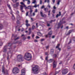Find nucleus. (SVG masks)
Here are the masks:
<instances>
[{"label": "nucleus", "instance_id": "nucleus-34", "mask_svg": "<svg viewBox=\"0 0 75 75\" xmlns=\"http://www.w3.org/2000/svg\"><path fill=\"white\" fill-rule=\"evenodd\" d=\"M19 38H20V37H17L16 39H14V40L16 41V40H18V39H19Z\"/></svg>", "mask_w": 75, "mask_h": 75}, {"label": "nucleus", "instance_id": "nucleus-22", "mask_svg": "<svg viewBox=\"0 0 75 75\" xmlns=\"http://www.w3.org/2000/svg\"><path fill=\"white\" fill-rule=\"evenodd\" d=\"M38 35H42V34L40 32H39L38 33Z\"/></svg>", "mask_w": 75, "mask_h": 75}, {"label": "nucleus", "instance_id": "nucleus-3", "mask_svg": "<svg viewBox=\"0 0 75 75\" xmlns=\"http://www.w3.org/2000/svg\"><path fill=\"white\" fill-rule=\"evenodd\" d=\"M12 72L14 74H18L19 72V69L17 67H15L13 69Z\"/></svg>", "mask_w": 75, "mask_h": 75}, {"label": "nucleus", "instance_id": "nucleus-46", "mask_svg": "<svg viewBox=\"0 0 75 75\" xmlns=\"http://www.w3.org/2000/svg\"><path fill=\"white\" fill-rule=\"evenodd\" d=\"M35 15V12H33V16H34Z\"/></svg>", "mask_w": 75, "mask_h": 75}, {"label": "nucleus", "instance_id": "nucleus-52", "mask_svg": "<svg viewBox=\"0 0 75 75\" xmlns=\"http://www.w3.org/2000/svg\"><path fill=\"white\" fill-rule=\"evenodd\" d=\"M37 7V6L35 5L34 6H33V7H35V8H36V7Z\"/></svg>", "mask_w": 75, "mask_h": 75}, {"label": "nucleus", "instance_id": "nucleus-18", "mask_svg": "<svg viewBox=\"0 0 75 75\" xmlns=\"http://www.w3.org/2000/svg\"><path fill=\"white\" fill-rule=\"evenodd\" d=\"M72 32V30H69V32L67 34V35H69Z\"/></svg>", "mask_w": 75, "mask_h": 75}, {"label": "nucleus", "instance_id": "nucleus-4", "mask_svg": "<svg viewBox=\"0 0 75 75\" xmlns=\"http://www.w3.org/2000/svg\"><path fill=\"white\" fill-rule=\"evenodd\" d=\"M24 60L23 59V56L21 54H19L17 56V61L18 62L23 61Z\"/></svg>", "mask_w": 75, "mask_h": 75}, {"label": "nucleus", "instance_id": "nucleus-9", "mask_svg": "<svg viewBox=\"0 0 75 75\" xmlns=\"http://www.w3.org/2000/svg\"><path fill=\"white\" fill-rule=\"evenodd\" d=\"M17 18L18 20L16 22L17 24H20V22L19 21V20H20V16H19V15L17 17Z\"/></svg>", "mask_w": 75, "mask_h": 75}, {"label": "nucleus", "instance_id": "nucleus-41", "mask_svg": "<svg viewBox=\"0 0 75 75\" xmlns=\"http://www.w3.org/2000/svg\"><path fill=\"white\" fill-rule=\"evenodd\" d=\"M48 52H46L45 53V54L46 55H48Z\"/></svg>", "mask_w": 75, "mask_h": 75}, {"label": "nucleus", "instance_id": "nucleus-55", "mask_svg": "<svg viewBox=\"0 0 75 75\" xmlns=\"http://www.w3.org/2000/svg\"><path fill=\"white\" fill-rule=\"evenodd\" d=\"M52 38H55V35L52 36Z\"/></svg>", "mask_w": 75, "mask_h": 75}, {"label": "nucleus", "instance_id": "nucleus-35", "mask_svg": "<svg viewBox=\"0 0 75 75\" xmlns=\"http://www.w3.org/2000/svg\"><path fill=\"white\" fill-rule=\"evenodd\" d=\"M45 7V6L44 5H43L41 7V8L42 9L43 8H44Z\"/></svg>", "mask_w": 75, "mask_h": 75}, {"label": "nucleus", "instance_id": "nucleus-6", "mask_svg": "<svg viewBox=\"0 0 75 75\" xmlns=\"http://www.w3.org/2000/svg\"><path fill=\"white\" fill-rule=\"evenodd\" d=\"M68 72V69H66L63 70L62 71V75H65Z\"/></svg>", "mask_w": 75, "mask_h": 75}, {"label": "nucleus", "instance_id": "nucleus-60", "mask_svg": "<svg viewBox=\"0 0 75 75\" xmlns=\"http://www.w3.org/2000/svg\"><path fill=\"white\" fill-rule=\"evenodd\" d=\"M23 31H24V28H22V29L21 30V31L22 32H23Z\"/></svg>", "mask_w": 75, "mask_h": 75}, {"label": "nucleus", "instance_id": "nucleus-15", "mask_svg": "<svg viewBox=\"0 0 75 75\" xmlns=\"http://www.w3.org/2000/svg\"><path fill=\"white\" fill-rule=\"evenodd\" d=\"M60 45L59 44H58L56 46V48H58V50H59V51H61V48H59V46Z\"/></svg>", "mask_w": 75, "mask_h": 75}, {"label": "nucleus", "instance_id": "nucleus-11", "mask_svg": "<svg viewBox=\"0 0 75 75\" xmlns=\"http://www.w3.org/2000/svg\"><path fill=\"white\" fill-rule=\"evenodd\" d=\"M25 23H26V24H25V25H26V27H27L30 26V24H28V20H26Z\"/></svg>", "mask_w": 75, "mask_h": 75}, {"label": "nucleus", "instance_id": "nucleus-23", "mask_svg": "<svg viewBox=\"0 0 75 75\" xmlns=\"http://www.w3.org/2000/svg\"><path fill=\"white\" fill-rule=\"evenodd\" d=\"M7 6L11 10V7H10V5L8 4Z\"/></svg>", "mask_w": 75, "mask_h": 75}, {"label": "nucleus", "instance_id": "nucleus-58", "mask_svg": "<svg viewBox=\"0 0 75 75\" xmlns=\"http://www.w3.org/2000/svg\"><path fill=\"white\" fill-rule=\"evenodd\" d=\"M45 60H47H47H48V57H46L45 58Z\"/></svg>", "mask_w": 75, "mask_h": 75}, {"label": "nucleus", "instance_id": "nucleus-17", "mask_svg": "<svg viewBox=\"0 0 75 75\" xmlns=\"http://www.w3.org/2000/svg\"><path fill=\"white\" fill-rule=\"evenodd\" d=\"M59 14H57L56 16V18H58V17H59V16H61V12H59Z\"/></svg>", "mask_w": 75, "mask_h": 75}, {"label": "nucleus", "instance_id": "nucleus-43", "mask_svg": "<svg viewBox=\"0 0 75 75\" xmlns=\"http://www.w3.org/2000/svg\"><path fill=\"white\" fill-rule=\"evenodd\" d=\"M1 40H0V44H1V45H0V46H1L3 44V43H1Z\"/></svg>", "mask_w": 75, "mask_h": 75}, {"label": "nucleus", "instance_id": "nucleus-8", "mask_svg": "<svg viewBox=\"0 0 75 75\" xmlns=\"http://www.w3.org/2000/svg\"><path fill=\"white\" fill-rule=\"evenodd\" d=\"M21 75H25V69H22L21 70Z\"/></svg>", "mask_w": 75, "mask_h": 75}, {"label": "nucleus", "instance_id": "nucleus-20", "mask_svg": "<svg viewBox=\"0 0 75 75\" xmlns=\"http://www.w3.org/2000/svg\"><path fill=\"white\" fill-rule=\"evenodd\" d=\"M61 24H62V23H60L58 24V27H57V28L58 29L60 27H61Z\"/></svg>", "mask_w": 75, "mask_h": 75}, {"label": "nucleus", "instance_id": "nucleus-64", "mask_svg": "<svg viewBox=\"0 0 75 75\" xmlns=\"http://www.w3.org/2000/svg\"><path fill=\"white\" fill-rule=\"evenodd\" d=\"M30 36H28V39H30Z\"/></svg>", "mask_w": 75, "mask_h": 75}, {"label": "nucleus", "instance_id": "nucleus-50", "mask_svg": "<svg viewBox=\"0 0 75 75\" xmlns=\"http://www.w3.org/2000/svg\"><path fill=\"white\" fill-rule=\"evenodd\" d=\"M36 39H38V38H40V37L38 36H36Z\"/></svg>", "mask_w": 75, "mask_h": 75}, {"label": "nucleus", "instance_id": "nucleus-32", "mask_svg": "<svg viewBox=\"0 0 75 75\" xmlns=\"http://www.w3.org/2000/svg\"><path fill=\"white\" fill-rule=\"evenodd\" d=\"M8 46L9 47H11V44L10 43H8Z\"/></svg>", "mask_w": 75, "mask_h": 75}, {"label": "nucleus", "instance_id": "nucleus-13", "mask_svg": "<svg viewBox=\"0 0 75 75\" xmlns=\"http://www.w3.org/2000/svg\"><path fill=\"white\" fill-rule=\"evenodd\" d=\"M53 61H55V60H54V59H50V60L47 61V62H49V63H51V62H53Z\"/></svg>", "mask_w": 75, "mask_h": 75}, {"label": "nucleus", "instance_id": "nucleus-10", "mask_svg": "<svg viewBox=\"0 0 75 75\" xmlns=\"http://www.w3.org/2000/svg\"><path fill=\"white\" fill-rule=\"evenodd\" d=\"M53 64V68H56L57 67V62L56 61H54Z\"/></svg>", "mask_w": 75, "mask_h": 75}, {"label": "nucleus", "instance_id": "nucleus-61", "mask_svg": "<svg viewBox=\"0 0 75 75\" xmlns=\"http://www.w3.org/2000/svg\"><path fill=\"white\" fill-rule=\"evenodd\" d=\"M31 31H29V34L30 35V34H31Z\"/></svg>", "mask_w": 75, "mask_h": 75}, {"label": "nucleus", "instance_id": "nucleus-33", "mask_svg": "<svg viewBox=\"0 0 75 75\" xmlns=\"http://www.w3.org/2000/svg\"><path fill=\"white\" fill-rule=\"evenodd\" d=\"M49 47H50V46L49 45L46 46V49H48V48H49Z\"/></svg>", "mask_w": 75, "mask_h": 75}, {"label": "nucleus", "instance_id": "nucleus-38", "mask_svg": "<svg viewBox=\"0 0 75 75\" xmlns=\"http://www.w3.org/2000/svg\"><path fill=\"white\" fill-rule=\"evenodd\" d=\"M60 71H61V70H59V71H56L55 72V74H58V73H59V72H60Z\"/></svg>", "mask_w": 75, "mask_h": 75}, {"label": "nucleus", "instance_id": "nucleus-29", "mask_svg": "<svg viewBox=\"0 0 75 75\" xmlns=\"http://www.w3.org/2000/svg\"><path fill=\"white\" fill-rule=\"evenodd\" d=\"M23 6H21V10H23Z\"/></svg>", "mask_w": 75, "mask_h": 75}, {"label": "nucleus", "instance_id": "nucleus-26", "mask_svg": "<svg viewBox=\"0 0 75 75\" xmlns=\"http://www.w3.org/2000/svg\"><path fill=\"white\" fill-rule=\"evenodd\" d=\"M32 30H34V29H35V26L34 25H33L32 27Z\"/></svg>", "mask_w": 75, "mask_h": 75}, {"label": "nucleus", "instance_id": "nucleus-53", "mask_svg": "<svg viewBox=\"0 0 75 75\" xmlns=\"http://www.w3.org/2000/svg\"><path fill=\"white\" fill-rule=\"evenodd\" d=\"M52 1L53 3H54L55 1V0H52Z\"/></svg>", "mask_w": 75, "mask_h": 75}, {"label": "nucleus", "instance_id": "nucleus-14", "mask_svg": "<svg viewBox=\"0 0 75 75\" xmlns=\"http://www.w3.org/2000/svg\"><path fill=\"white\" fill-rule=\"evenodd\" d=\"M40 14L41 15V16H42V17H47V15L45 14L43 15V13H42V12H40Z\"/></svg>", "mask_w": 75, "mask_h": 75}, {"label": "nucleus", "instance_id": "nucleus-36", "mask_svg": "<svg viewBox=\"0 0 75 75\" xmlns=\"http://www.w3.org/2000/svg\"><path fill=\"white\" fill-rule=\"evenodd\" d=\"M67 49H68V50H70V49H71V47H70L69 46H68L67 47Z\"/></svg>", "mask_w": 75, "mask_h": 75}, {"label": "nucleus", "instance_id": "nucleus-31", "mask_svg": "<svg viewBox=\"0 0 75 75\" xmlns=\"http://www.w3.org/2000/svg\"><path fill=\"white\" fill-rule=\"evenodd\" d=\"M53 56L54 58H56V57H57V54H54Z\"/></svg>", "mask_w": 75, "mask_h": 75}, {"label": "nucleus", "instance_id": "nucleus-47", "mask_svg": "<svg viewBox=\"0 0 75 75\" xmlns=\"http://www.w3.org/2000/svg\"><path fill=\"white\" fill-rule=\"evenodd\" d=\"M42 0H40V4H42Z\"/></svg>", "mask_w": 75, "mask_h": 75}, {"label": "nucleus", "instance_id": "nucleus-57", "mask_svg": "<svg viewBox=\"0 0 75 75\" xmlns=\"http://www.w3.org/2000/svg\"><path fill=\"white\" fill-rule=\"evenodd\" d=\"M73 40L74 41H75V38H73Z\"/></svg>", "mask_w": 75, "mask_h": 75}, {"label": "nucleus", "instance_id": "nucleus-25", "mask_svg": "<svg viewBox=\"0 0 75 75\" xmlns=\"http://www.w3.org/2000/svg\"><path fill=\"white\" fill-rule=\"evenodd\" d=\"M21 4H22V5H23V7H25V4H24V3H23V2H21Z\"/></svg>", "mask_w": 75, "mask_h": 75}, {"label": "nucleus", "instance_id": "nucleus-2", "mask_svg": "<svg viewBox=\"0 0 75 75\" xmlns=\"http://www.w3.org/2000/svg\"><path fill=\"white\" fill-rule=\"evenodd\" d=\"M24 58L27 61H30L32 58V56L30 53H26L24 55Z\"/></svg>", "mask_w": 75, "mask_h": 75}, {"label": "nucleus", "instance_id": "nucleus-44", "mask_svg": "<svg viewBox=\"0 0 75 75\" xmlns=\"http://www.w3.org/2000/svg\"><path fill=\"white\" fill-rule=\"evenodd\" d=\"M38 11V10H37V9H36L35 10V11L34 12L35 13H37V11Z\"/></svg>", "mask_w": 75, "mask_h": 75}, {"label": "nucleus", "instance_id": "nucleus-12", "mask_svg": "<svg viewBox=\"0 0 75 75\" xmlns=\"http://www.w3.org/2000/svg\"><path fill=\"white\" fill-rule=\"evenodd\" d=\"M19 6V2H17L16 3V4H14L13 5L14 8H16L18 7Z\"/></svg>", "mask_w": 75, "mask_h": 75}, {"label": "nucleus", "instance_id": "nucleus-28", "mask_svg": "<svg viewBox=\"0 0 75 75\" xmlns=\"http://www.w3.org/2000/svg\"><path fill=\"white\" fill-rule=\"evenodd\" d=\"M12 18L13 20H14V19H15V17H14V15H13V14L12 15Z\"/></svg>", "mask_w": 75, "mask_h": 75}, {"label": "nucleus", "instance_id": "nucleus-30", "mask_svg": "<svg viewBox=\"0 0 75 75\" xmlns=\"http://www.w3.org/2000/svg\"><path fill=\"white\" fill-rule=\"evenodd\" d=\"M54 50L53 49L51 50V52H52V53H54Z\"/></svg>", "mask_w": 75, "mask_h": 75}, {"label": "nucleus", "instance_id": "nucleus-40", "mask_svg": "<svg viewBox=\"0 0 75 75\" xmlns=\"http://www.w3.org/2000/svg\"><path fill=\"white\" fill-rule=\"evenodd\" d=\"M55 21V20H54V21H53V20H51V21L50 22V23H52V22H53V21Z\"/></svg>", "mask_w": 75, "mask_h": 75}, {"label": "nucleus", "instance_id": "nucleus-19", "mask_svg": "<svg viewBox=\"0 0 75 75\" xmlns=\"http://www.w3.org/2000/svg\"><path fill=\"white\" fill-rule=\"evenodd\" d=\"M44 10L45 12H48V9L47 8H44Z\"/></svg>", "mask_w": 75, "mask_h": 75}, {"label": "nucleus", "instance_id": "nucleus-1", "mask_svg": "<svg viewBox=\"0 0 75 75\" xmlns=\"http://www.w3.org/2000/svg\"><path fill=\"white\" fill-rule=\"evenodd\" d=\"M34 67H32V71L33 74H37L40 72V69L38 66L34 65Z\"/></svg>", "mask_w": 75, "mask_h": 75}, {"label": "nucleus", "instance_id": "nucleus-51", "mask_svg": "<svg viewBox=\"0 0 75 75\" xmlns=\"http://www.w3.org/2000/svg\"><path fill=\"white\" fill-rule=\"evenodd\" d=\"M47 3H49H49H50V0H47Z\"/></svg>", "mask_w": 75, "mask_h": 75}, {"label": "nucleus", "instance_id": "nucleus-16", "mask_svg": "<svg viewBox=\"0 0 75 75\" xmlns=\"http://www.w3.org/2000/svg\"><path fill=\"white\" fill-rule=\"evenodd\" d=\"M7 46H5L4 47V51L3 52H6V51H7V50H6L7 49Z\"/></svg>", "mask_w": 75, "mask_h": 75}, {"label": "nucleus", "instance_id": "nucleus-56", "mask_svg": "<svg viewBox=\"0 0 75 75\" xmlns=\"http://www.w3.org/2000/svg\"><path fill=\"white\" fill-rule=\"evenodd\" d=\"M53 8L54 9H55L56 8H57L55 7V6H53Z\"/></svg>", "mask_w": 75, "mask_h": 75}, {"label": "nucleus", "instance_id": "nucleus-27", "mask_svg": "<svg viewBox=\"0 0 75 75\" xmlns=\"http://www.w3.org/2000/svg\"><path fill=\"white\" fill-rule=\"evenodd\" d=\"M30 3H31L30 1V0H28L27 3V4H30Z\"/></svg>", "mask_w": 75, "mask_h": 75}, {"label": "nucleus", "instance_id": "nucleus-63", "mask_svg": "<svg viewBox=\"0 0 75 75\" xmlns=\"http://www.w3.org/2000/svg\"><path fill=\"white\" fill-rule=\"evenodd\" d=\"M34 41L35 42H38V41H37V40H35Z\"/></svg>", "mask_w": 75, "mask_h": 75}, {"label": "nucleus", "instance_id": "nucleus-37", "mask_svg": "<svg viewBox=\"0 0 75 75\" xmlns=\"http://www.w3.org/2000/svg\"><path fill=\"white\" fill-rule=\"evenodd\" d=\"M28 12H27L26 13V16H28Z\"/></svg>", "mask_w": 75, "mask_h": 75}, {"label": "nucleus", "instance_id": "nucleus-54", "mask_svg": "<svg viewBox=\"0 0 75 75\" xmlns=\"http://www.w3.org/2000/svg\"><path fill=\"white\" fill-rule=\"evenodd\" d=\"M45 39H42L41 40V41H44L45 40Z\"/></svg>", "mask_w": 75, "mask_h": 75}, {"label": "nucleus", "instance_id": "nucleus-7", "mask_svg": "<svg viewBox=\"0 0 75 75\" xmlns=\"http://www.w3.org/2000/svg\"><path fill=\"white\" fill-rule=\"evenodd\" d=\"M2 72L4 74H7V72H8V70H6L4 71V66H2Z\"/></svg>", "mask_w": 75, "mask_h": 75}, {"label": "nucleus", "instance_id": "nucleus-24", "mask_svg": "<svg viewBox=\"0 0 75 75\" xmlns=\"http://www.w3.org/2000/svg\"><path fill=\"white\" fill-rule=\"evenodd\" d=\"M52 31H50V32H49V33H48V35H52Z\"/></svg>", "mask_w": 75, "mask_h": 75}, {"label": "nucleus", "instance_id": "nucleus-5", "mask_svg": "<svg viewBox=\"0 0 75 75\" xmlns=\"http://www.w3.org/2000/svg\"><path fill=\"white\" fill-rule=\"evenodd\" d=\"M27 9H30V16H32V15H31V14H32V13H33V6H28L27 7Z\"/></svg>", "mask_w": 75, "mask_h": 75}, {"label": "nucleus", "instance_id": "nucleus-21", "mask_svg": "<svg viewBox=\"0 0 75 75\" xmlns=\"http://www.w3.org/2000/svg\"><path fill=\"white\" fill-rule=\"evenodd\" d=\"M3 28V26L2 24H0V30H1Z\"/></svg>", "mask_w": 75, "mask_h": 75}, {"label": "nucleus", "instance_id": "nucleus-48", "mask_svg": "<svg viewBox=\"0 0 75 75\" xmlns=\"http://www.w3.org/2000/svg\"><path fill=\"white\" fill-rule=\"evenodd\" d=\"M60 2H61L60 1H58L57 3V4H58V5H59V3H60Z\"/></svg>", "mask_w": 75, "mask_h": 75}, {"label": "nucleus", "instance_id": "nucleus-62", "mask_svg": "<svg viewBox=\"0 0 75 75\" xmlns=\"http://www.w3.org/2000/svg\"><path fill=\"white\" fill-rule=\"evenodd\" d=\"M70 43H71V40H70L69 41V42L68 43V44H69Z\"/></svg>", "mask_w": 75, "mask_h": 75}, {"label": "nucleus", "instance_id": "nucleus-59", "mask_svg": "<svg viewBox=\"0 0 75 75\" xmlns=\"http://www.w3.org/2000/svg\"><path fill=\"white\" fill-rule=\"evenodd\" d=\"M35 3H36V1H34L33 2V3L34 4Z\"/></svg>", "mask_w": 75, "mask_h": 75}, {"label": "nucleus", "instance_id": "nucleus-39", "mask_svg": "<svg viewBox=\"0 0 75 75\" xmlns=\"http://www.w3.org/2000/svg\"><path fill=\"white\" fill-rule=\"evenodd\" d=\"M52 12L53 13H55V10L54 9L53 10Z\"/></svg>", "mask_w": 75, "mask_h": 75}, {"label": "nucleus", "instance_id": "nucleus-49", "mask_svg": "<svg viewBox=\"0 0 75 75\" xmlns=\"http://www.w3.org/2000/svg\"><path fill=\"white\" fill-rule=\"evenodd\" d=\"M47 7H48L49 8H51V6H50V4H49L48 5Z\"/></svg>", "mask_w": 75, "mask_h": 75}, {"label": "nucleus", "instance_id": "nucleus-42", "mask_svg": "<svg viewBox=\"0 0 75 75\" xmlns=\"http://www.w3.org/2000/svg\"><path fill=\"white\" fill-rule=\"evenodd\" d=\"M47 26H48V27L50 26V24L48 23H47Z\"/></svg>", "mask_w": 75, "mask_h": 75}, {"label": "nucleus", "instance_id": "nucleus-45", "mask_svg": "<svg viewBox=\"0 0 75 75\" xmlns=\"http://www.w3.org/2000/svg\"><path fill=\"white\" fill-rule=\"evenodd\" d=\"M13 2L14 3H16V2H17V0H15V1L14 0H13Z\"/></svg>", "mask_w": 75, "mask_h": 75}]
</instances>
